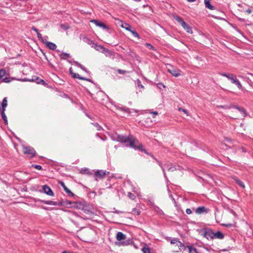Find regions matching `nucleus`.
<instances>
[{
    "label": "nucleus",
    "instance_id": "38",
    "mask_svg": "<svg viewBox=\"0 0 253 253\" xmlns=\"http://www.w3.org/2000/svg\"><path fill=\"white\" fill-rule=\"evenodd\" d=\"M179 240L177 238H175V239H172L171 242H170V243L171 244H176V245H177L178 243H179Z\"/></svg>",
    "mask_w": 253,
    "mask_h": 253
},
{
    "label": "nucleus",
    "instance_id": "15",
    "mask_svg": "<svg viewBox=\"0 0 253 253\" xmlns=\"http://www.w3.org/2000/svg\"><path fill=\"white\" fill-rule=\"evenodd\" d=\"M59 183L63 188L64 191L68 194L69 196H73V193L66 186L65 183L63 181H59Z\"/></svg>",
    "mask_w": 253,
    "mask_h": 253
},
{
    "label": "nucleus",
    "instance_id": "7",
    "mask_svg": "<svg viewBox=\"0 0 253 253\" xmlns=\"http://www.w3.org/2000/svg\"><path fill=\"white\" fill-rule=\"evenodd\" d=\"M202 235L208 240H213V231L211 228H204Z\"/></svg>",
    "mask_w": 253,
    "mask_h": 253
},
{
    "label": "nucleus",
    "instance_id": "13",
    "mask_svg": "<svg viewBox=\"0 0 253 253\" xmlns=\"http://www.w3.org/2000/svg\"><path fill=\"white\" fill-rule=\"evenodd\" d=\"M224 237V235L220 231H218L216 232H213V239H223Z\"/></svg>",
    "mask_w": 253,
    "mask_h": 253
},
{
    "label": "nucleus",
    "instance_id": "8",
    "mask_svg": "<svg viewBox=\"0 0 253 253\" xmlns=\"http://www.w3.org/2000/svg\"><path fill=\"white\" fill-rule=\"evenodd\" d=\"M23 152L25 154L29 155L30 157H33L36 155V151L31 147H24Z\"/></svg>",
    "mask_w": 253,
    "mask_h": 253
},
{
    "label": "nucleus",
    "instance_id": "20",
    "mask_svg": "<svg viewBox=\"0 0 253 253\" xmlns=\"http://www.w3.org/2000/svg\"><path fill=\"white\" fill-rule=\"evenodd\" d=\"M83 40L84 42L87 43L88 44L90 45L92 47H93V45L95 43V42L91 40L90 39L86 37H84Z\"/></svg>",
    "mask_w": 253,
    "mask_h": 253
},
{
    "label": "nucleus",
    "instance_id": "29",
    "mask_svg": "<svg viewBox=\"0 0 253 253\" xmlns=\"http://www.w3.org/2000/svg\"><path fill=\"white\" fill-rule=\"evenodd\" d=\"M234 179H235L236 182L237 183V184H238L240 187H241L243 188H245V185H244V183L241 180H240V179H239L237 178H235Z\"/></svg>",
    "mask_w": 253,
    "mask_h": 253
},
{
    "label": "nucleus",
    "instance_id": "21",
    "mask_svg": "<svg viewBox=\"0 0 253 253\" xmlns=\"http://www.w3.org/2000/svg\"><path fill=\"white\" fill-rule=\"evenodd\" d=\"M102 53L107 57H111L113 55V52L112 51L106 48L104 49V50H102Z\"/></svg>",
    "mask_w": 253,
    "mask_h": 253
},
{
    "label": "nucleus",
    "instance_id": "12",
    "mask_svg": "<svg viewBox=\"0 0 253 253\" xmlns=\"http://www.w3.org/2000/svg\"><path fill=\"white\" fill-rule=\"evenodd\" d=\"M41 202L49 205H53V206H62L63 205L62 202H54L52 201H45V200H42L41 201Z\"/></svg>",
    "mask_w": 253,
    "mask_h": 253
},
{
    "label": "nucleus",
    "instance_id": "41",
    "mask_svg": "<svg viewBox=\"0 0 253 253\" xmlns=\"http://www.w3.org/2000/svg\"><path fill=\"white\" fill-rule=\"evenodd\" d=\"M11 79H10L8 77H5L2 79V81L4 83H10L11 81Z\"/></svg>",
    "mask_w": 253,
    "mask_h": 253
},
{
    "label": "nucleus",
    "instance_id": "51",
    "mask_svg": "<svg viewBox=\"0 0 253 253\" xmlns=\"http://www.w3.org/2000/svg\"><path fill=\"white\" fill-rule=\"evenodd\" d=\"M80 80H85V81H87L92 83V82L91 81V80L90 79L84 77H82V76H80Z\"/></svg>",
    "mask_w": 253,
    "mask_h": 253
},
{
    "label": "nucleus",
    "instance_id": "27",
    "mask_svg": "<svg viewBox=\"0 0 253 253\" xmlns=\"http://www.w3.org/2000/svg\"><path fill=\"white\" fill-rule=\"evenodd\" d=\"M80 109H82V110L83 111V112L84 113L85 115L88 118H89V119L92 120L93 117V116L91 115H90L82 107V105H81L80 104Z\"/></svg>",
    "mask_w": 253,
    "mask_h": 253
},
{
    "label": "nucleus",
    "instance_id": "56",
    "mask_svg": "<svg viewBox=\"0 0 253 253\" xmlns=\"http://www.w3.org/2000/svg\"><path fill=\"white\" fill-rule=\"evenodd\" d=\"M31 30H32L33 31H35V32H36V33H37L38 32H39V31L35 27L33 26L32 28H31Z\"/></svg>",
    "mask_w": 253,
    "mask_h": 253
},
{
    "label": "nucleus",
    "instance_id": "3",
    "mask_svg": "<svg viewBox=\"0 0 253 253\" xmlns=\"http://www.w3.org/2000/svg\"><path fill=\"white\" fill-rule=\"evenodd\" d=\"M110 172L106 170H97L94 171V176L95 180H98V179H102L104 178Z\"/></svg>",
    "mask_w": 253,
    "mask_h": 253
},
{
    "label": "nucleus",
    "instance_id": "48",
    "mask_svg": "<svg viewBox=\"0 0 253 253\" xmlns=\"http://www.w3.org/2000/svg\"><path fill=\"white\" fill-rule=\"evenodd\" d=\"M80 68L82 69L83 71H85L87 74L89 76V72L88 71L87 69L81 64H80Z\"/></svg>",
    "mask_w": 253,
    "mask_h": 253
},
{
    "label": "nucleus",
    "instance_id": "43",
    "mask_svg": "<svg viewBox=\"0 0 253 253\" xmlns=\"http://www.w3.org/2000/svg\"><path fill=\"white\" fill-rule=\"evenodd\" d=\"M132 212H133V214H136V215H139L140 213V211L135 208L132 209Z\"/></svg>",
    "mask_w": 253,
    "mask_h": 253
},
{
    "label": "nucleus",
    "instance_id": "9",
    "mask_svg": "<svg viewBox=\"0 0 253 253\" xmlns=\"http://www.w3.org/2000/svg\"><path fill=\"white\" fill-rule=\"evenodd\" d=\"M42 190L44 193L49 196H53L54 195L51 189L46 185H44L42 186Z\"/></svg>",
    "mask_w": 253,
    "mask_h": 253
},
{
    "label": "nucleus",
    "instance_id": "24",
    "mask_svg": "<svg viewBox=\"0 0 253 253\" xmlns=\"http://www.w3.org/2000/svg\"><path fill=\"white\" fill-rule=\"evenodd\" d=\"M69 72H70V73L71 74L72 77L73 78H74V79H76V78L79 79V74L74 73L73 69H72V67L70 68Z\"/></svg>",
    "mask_w": 253,
    "mask_h": 253
},
{
    "label": "nucleus",
    "instance_id": "40",
    "mask_svg": "<svg viewBox=\"0 0 253 253\" xmlns=\"http://www.w3.org/2000/svg\"><path fill=\"white\" fill-rule=\"evenodd\" d=\"M117 72L119 74H122V75L125 74L126 73L128 72V71H126V70H123L120 69H118L117 70Z\"/></svg>",
    "mask_w": 253,
    "mask_h": 253
},
{
    "label": "nucleus",
    "instance_id": "36",
    "mask_svg": "<svg viewBox=\"0 0 253 253\" xmlns=\"http://www.w3.org/2000/svg\"><path fill=\"white\" fill-rule=\"evenodd\" d=\"M127 196L129 198V199L132 200H134L136 198V196H135V195L130 192L128 193Z\"/></svg>",
    "mask_w": 253,
    "mask_h": 253
},
{
    "label": "nucleus",
    "instance_id": "34",
    "mask_svg": "<svg viewBox=\"0 0 253 253\" xmlns=\"http://www.w3.org/2000/svg\"><path fill=\"white\" fill-rule=\"evenodd\" d=\"M145 46L148 47V48H149L150 49H151L153 51H156V48L153 46L152 44H151L150 43H146L145 44Z\"/></svg>",
    "mask_w": 253,
    "mask_h": 253
},
{
    "label": "nucleus",
    "instance_id": "28",
    "mask_svg": "<svg viewBox=\"0 0 253 253\" xmlns=\"http://www.w3.org/2000/svg\"><path fill=\"white\" fill-rule=\"evenodd\" d=\"M141 251L143 253H151L150 248L147 247L146 245L142 248Z\"/></svg>",
    "mask_w": 253,
    "mask_h": 253
},
{
    "label": "nucleus",
    "instance_id": "6",
    "mask_svg": "<svg viewBox=\"0 0 253 253\" xmlns=\"http://www.w3.org/2000/svg\"><path fill=\"white\" fill-rule=\"evenodd\" d=\"M86 204V203L83 201H80V209H81V207H82V210L83 211L87 214V215H92V211H91V209L90 208V207L89 206H85V204Z\"/></svg>",
    "mask_w": 253,
    "mask_h": 253
},
{
    "label": "nucleus",
    "instance_id": "62",
    "mask_svg": "<svg viewBox=\"0 0 253 253\" xmlns=\"http://www.w3.org/2000/svg\"><path fill=\"white\" fill-rule=\"evenodd\" d=\"M170 197L171 198V200H172V201L174 202V203H176V201L174 199V198L173 197V196H172V195H170Z\"/></svg>",
    "mask_w": 253,
    "mask_h": 253
},
{
    "label": "nucleus",
    "instance_id": "31",
    "mask_svg": "<svg viewBox=\"0 0 253 253\" xmlns=\"http://www.w3.org/2000/svg\"><path fill=\"white\" fill-rule=\"evenodd\" d=\"M5 111H1V118H2V119L3 120L4 122V123L5 124H7V117L5 114V113H4Z\"/></svg>",
    "mask_w": 253,
    "mask_h": 253
},
{
    "label": "nucleus",
    "instance_id": "17",
    "mask_svg": "<svg viewBox=\"0 0 253 253\" xmlns=\"http://www.w3.org/2000/svg\"><path fill=\"white\" fill-rule=\"evenodd\" d=\"M117 240L118 241L124 240L126 239V236L121 232H118L116 236Z\"/></svg>",
    "mask_w": 253,
    "mask_h": 253
},
{
    "label": "nucleus",
    "instance_id": "46",
    "mask_svg": "<svg viewBox=\"0 0 253 253\" xmlns=\"http://www.w3.org/2000/svg\"><path fill=\"white\" fill-rule=\"evenodd\" d=\"M130 240L129 239L128 240H126V241H123L121 242V244L123 246H126V245H128V244H129L130 243Z\"/></svg>",
    "mask_w": 253,
    "mask_h": 253
},
{
    "label": "nucleus",
    "instance_id": "19",
    "mask_svg": "<svg viewBox=\"0 0 253 253\" xmlns=\"http://www.w3.org/2000/svg\"><path fill=\"white\" fill-rule=\"evenodd\" d=\"M92 47L101 53H102V50H104V49L105 48L102 45L98 44L97 43H95Z\"/></svg>",
    "mask_w": 253,
    "mask_h": 253
},
{
    "label": "nucleus",
    "instance_id": "47",
    "mask_svg": "<svg viewBox=\"0 0 253 253\" xmlns=\"http://www.w3.org/2000/svg\"><path fill=\"white\" fill-rule=\"evenodd\" d=\"M157 86L160 89H162V88H165V85L163 83H159L157 84Z\"/></svg>",
    "mask_w": 253,
    "mask_h": 253
},
{
    "label": "nucleus",
    "instance_id": "33",
    "mask_svg": "<svg viewBox=\"0 0 253 253\" xmlns=\"http://www.w3.org/2000/svg\"><path fill=\"white\" fill-rule=\"evenodd\" d=\"M178 247H179V249L180 251H182V250H185V246L184 245V244L181 242L180 241H179V243H178L177 245Z\"/></svg>",
    "mask_w": 253,
    "mask_h": 253
},
{
    "label": "nucleus",
    "instance_id": "22",
    "mask_svg": "<svg viewBox=\"0 0 253 253\" xmlns=\"http://www.w3.org/2000/svg\"><path fill=\"white\" fill-rule=\"evenodd\" d=\"M59 56L61 59L66 60L69 59L71 57L69 54L65 53V52H62L60 55Z\"/></svg>",
    "mask_w": 253,
    "mask_h": 253
},
{
    "label": "nucleus",
    "instance_id": "59",
    "mask_svg": "<svg viewBox=\"0 0 253 253\" xmlns=\"http://www.w3.org/2000/svg\"><path fill=\"white\" fill-rule=\"evenodd\" d=\"M87 232L88 233V234H89V235L92 234V231L90 229H89V228L87 229Z\"/></svg>",
    "mask_w": 253,
    "mask_h": 253
},
{
    "label": "nucleus",
    "instance_id": "44",
    "mask_svg": "<svg viewBox=\"0 0 253 253\" xmlns=\"http://www.w3.org/2000/svg\"><path fill=\"white\" fill-rule=\"evenodd\" d=\"M37 36H38V38L39 40H41V41L44 43L45 41H44V40L43 39V38L42 37V35L39 33V32H38L37 33Z\"/></svg>",
    "mask_w": 253,
    "mask_h": 253
},
{
    "label": "nucleus",
    "instance_id": "1",
    "mask_svg": "<svg viewBox=\"0 0 253 253\" xmlns=\"http://www.w3.org/2000/svg\"><path fill=\"white\" fill-rule=\"evenodd\" d=\"M112 139L114 141L125 144V146L126 147L133 148L134 150H138L142 152H145L146 154H148L145 152L143 145L140 143L132 135L125 136L116 133L112 136Z\"/></svg>",
    "mask_w": 253,
    "mask_h": 253
},
{
    "label": "nucleus",
    "instance_id": "60",
    "mask_svg": "<svg viewBox=\"0 0 253 253\" xmlns=\"http://www.w3.org/2000/svg\"><path fill=\"white\" fill-rule=\"evenodd\" d=\"M223 226H224L225 227H231L232 226V224L231 223L224 224H223Z\"/></svg>",
    "mask_w": 253,
    "mask_h": 253
},
{
    "label": "nucleus",
    "instance_id": "32",
    "mask_svg": "<svg viewBox=\"0 0 253 253\" xmlns=\"http://www.w3.org/2000/svg\"><path fill=\"white\" fill-rule=\"evenodd\" d=\"M229 80H230L231 81V82L232 84H234L235 83V82H236V81L237 80V79L236 76H234L233 74H232L230 76V78H229Z\"/></svg>",
    "mask_w": 253,
    "mask_h": 253
},
{
    "label": "nucleus",
    "instance_id": "54",
    "mask_svg": "<svg viewBox=\"0 0 253 253\" xmlns=\"http://www.w3.org/2000/svg\"><path fill=\"white\" fill-rule=\"evenodd\" d=\"M186 213L188 214H190L192 213V211L190 209H187L186 210Z\"/></svg>",
    "mask_w": 253,
    "mask_h": 253
},
{
    "label": "nucleus",
    "instance_id": "14",
    "mask_svg": "<svg viewBox=\"0 0 253 253\" xmlns=\"http://www.w3.org/2000/svg\"><path fill=\"white\" fill-rule=\"evenodd\" d=\"M44 43L46 46L51 50H55L57 47L56 45L52 42L45 41Z\"/></svg>",
    "mask_w": 253,
    "mask_h": 253
},
{
    "label": "nucleus",
    "instance_id": "16",
    "mask_svg": "<svg viewBox=\"0 0 253 253\" xmlns=\"http://www.w3.org/2000/svg\"><path fill=\"white\" fill-rule=\"evenodd\" d=\"M80 173L82 174H86L88 175H92L93 174V171L90 170L88 168H82L81 169H80Z\"/></svg>",
    "mask_w": 253,
    "mask_h": 253
},
{
    "label": "nucleus",
    "instance_id": "25",
    "mask_svg": "<svg viewBox=\"0 0 253 253\" xmlns=\"http://www.w3.org/2000/svg\"><path fill=\"white\" fill-rule=\"evenodd\" d=\"M122 110L123 111L127 113L128 114H131V111H134V112H135V113H137V112L136 111V110H135L134 109L131 110L130 109H129L128 108H127V107H123L122 108Z\"/></svg>",
    "mask_w": 253,
    "mask_h": 253
},
{
    "label": "nucleus",
    "instance_id": "58",
    "mask_svg": "<svg viewBox=\"0 0 253 253\" xmlns=\"http://www.w3.org/2000/svg\"><path fill=\"white\" fill-rule=\"evenodd\" d=\"M151 113L153 114V118H155V117L157 115H158V112L156 111L152 112Z\"/></svg>",
    "mask_w": 253,
    "mask_h": 253
},
{
    "label": "nucleus",
    "instance_id": "35",
    "mask_svg": "<svg viewBox=\"0 0 253 253\" xmlns=\"http://www.w3.org/2000/svg\"><path fill=\"white\" fill-rule=\"evenodd\" d=\"M91 124L96 127L98 130H100L102 129V127L97 123H92Z\"/></svg>",
    "mask_w": 253,
    "mask_h": 253
},
{
    "label": "nucleus",
    "instance_id": "23",
    "mask_svg": "<svg viewBox=\"0 0 253 253\" xmlns=\"http://www.w3.org/2000/svg\"><path fill=\"white\" fill-rule=\"evenodd\" d=\"M187 248L189 250V253H199L196 248L193 247L192 246H188Z\"/></svg>",
    "mask_w": 253,
    "mask_h": 253
},
{
    "label": "nucleus",
    "instance_id": "30",
    "mask_svg": "<svg viewBox=\"0 0 253 253\" xmlns=\"http://www.w3.org/2000/svg\"><path fill=\"white\" fill-rule=\"evenodd\" d=\"M135 84H136L138 87L142 88L143 89H144V86L142 85V84H141V82L139 79H137L135 81Z\"/></svg>",
    "mask_w": 253,
    "mask_h": 253
},
{
    "label": "nucleus",
    "instance_id": "2",
    "mask_svg": "<svg viewBox=\"0 0 253 253\" xmlns=\"http://www.w3.org/2000/svg\"><path fill=\"white\" fill-rule=\"evenodd\" d=\"M174 19L181 25L182 28L188 33L192 34L193 33L191 27L187 24L181 17L176 16L174 17Z\"/></svg>",
    "mask_w": 253,
    "mask_h": 253
},
{
    "label": "nucleus",
    "instance_id": "45",
    "mask_svg": "<svg viewBox=\"0 0 253 253\" xmlns=\"http://www.w3.org/2000/svg\"><path fill=\"white\" fill-rule=\"evenodd\" d=\"M232 106H228V105H220L218 107L226 109H230Z\"/></svg>",
    "mask_w": 253,
    "mask_h": 253
},
{
    "label": "nucleus",
    "instance_id": "61",
    "mask_svg": "<svg viewBox=\"0 0 253 253\" xmlns=\"http://www.w3.org/2000/svg\"><path fill=\"white\" fill-rule=\"evenodd\" d=\"M162 170H163L164 176L165 177V178H167V177L166 173L165 172V169L164 168H162Z\"/></svg>",
    "mask_w": 253,
    "mask_h": 253
},
{
    "label": "nucleus",
    "instance_id": "55",
    "mask_svg": "<svg viewBox=\"0 0 253 253\" xmlns=\"http://www.w3.org/2000/svg\"><path fill=\"white\" fill-rule=\"evenodd\" d=\"M175 170H176V169L174 167H169L168 169V171H173Z\"/></svg>",
    "mask_w": 253,
    "mask_h": 253
},
{
    "label": "nucleus",
    "instance_id": "50",
    "mask_svg": "<svg viewBox=\"0 0 253 253\" xmlns=\"http://www.w3.org/2000/svg\"><path fill=\"white\" fill-rule=\"evenodd\" d=\"M41 80V79L38 77H34L32 79V81L36 82L38 84H39V80Z\"/></svg>",
    "mask_w": 253,
    "mask_h": 253
},
{
    "label": "nucleus",
    "instance_id": "49",
    "mask_svg": "<svg viewBox=\"0 0 253 253\" xmlns=\"http://www.w3.org/2000/svg\"><path fill=\"white\" fill-rule=\"evenodd\" d=\"M32 167L35 168V169H38V170H41L42 169V167L40 165H33Z\"/></svg>",
    "mask_w": 253,
    "mask_h": 253
},
{
    "label": "nucleus",
    "instance_id": "11",
    "mask_svg": "<svg viewBox=\"0 0 253 253\" xmlns=\"http://www.w3.org/2000/svg\"><path fill=\"white\" fill-rule=\"evenodd\" d=\"M91 22L93 23L96 26L102 28L104 29H108L107 26L99 20L95 19L92 20H91Z\"/></svg>",
    "mask_w": 253,
    "mask_h": 253
},
{
    "label": "nucleus",
    "instance_id": "53",
    "mask_svg": "<svg viewBox=\"0 0 253 253\" xmlns=\"http://www.w3.org/2000/svg\"><path fill=\"white\" fill-rule=\"evenodd\" d=\"M39 84H43V85H45L46 83L44 82V81H43V80L41 79V80H39Z\"/></svg>",
    "mask_w": 253,
    "mask_h": 253
},
{
    "label": "nucleus",
    "instance_id": "63",
    "mask_svg": "<svg viewBox=\"0 0 253 253\" xmlns=\"http://www.w3.org/2000/svg\"><path fill=\"white\" fill-rule=\"evenodd\" d=\"M158 209H159V211H158V213L160 214H163V211L159 209V208H158Z\"/></svg>",
    "mask_w": 253,
    "mask_h": 253
},
{
    "label": "nucleus",
    "instance_id": "64",
    "mask_svg": "<svg viewBox=\"0 0 253 253\" xmlns=\"http://www.w3.org/2000/svg\"><path fill=\"white\" fill-rule=\"evenodd\" d=\"M246 12L248 13H251L252 12V10L249 8L246 10Z\"/></svg>",
    "mask_w": 253,
    "mask_h": 253
},
{
    "label": "nucleus",
    "instance_id": "37",
    "mask_svg": "<svg viewBox=\"0 0 253 253\" xmlns=\"http://www.w3.org/2000/svg\"><path fill=\"white\" fill-rule=\"evenodd\" d=\"M234 84L237 86L239 89H241L242 88V85L238 79Z\"/></svg>",
    "mask_w": 253,
    "mask_h": 253
},
{
    "label": "nucleus",
    "instance_id": "57",
    "mask_svg": "<svg viewBox=\"0 0 253 253\" xmlns=\"http://www.w3.org/2000/svg\"><path fill=\"white\" fill-rule=\"evenodd\" d=\"M179 110L183 111V112H184L185 114H187V113H188V112L186 110L183 109V108H179Z\"/></svg>",
    "mask_w": 253,
    "mask_h": 253
},
{
    "label": "nucleus",
    "instance_id": "5",
    "mask_svg": "<svg viewBox=\"0 0 253 253\" xmlns=\"http://www.w3.org/2000/svg\"><path fill=\"white\" fill-rule=\"evenodd\" d=\"M168 71L173 76L178 77L181 75L180 71L178 69L174 68L172 66L169 64L167 67Z\"/></svg>",
    "mask_w": 253,
    "mask_h": 253
},
{
    "label": "nucleus",
    "instance_id": "4",
    "mask_svg": "<svg viewBox=\"0 0 253 253\" xmlns=\"http://www.w3.org/2000/svg\"><path fill=\"white\" fill-rule=\"evenodd\" d=\"M121 23H122L121 25L122 28L125 29L128 31L130 32L134 37H136L138 39H140L138 33L136 32V31H135L134 30H133L131 26L130 25L126 23H124L123 21H121Z\"/></svg>",
    "mask_w": 253,
    "mask_h": 253
},
{
    "label": "nucleus",
    "instance_id": "39",
    "mask_svg": "<svg viewBox=\"0 0 253 253\" xmlns=\"http://www.w3.org/2000/svg\"><path fill=\"white\" fill-rule=\"evenodd\" d=\"M219 74L222 76L226 77L228 79L230 78V76L232 75L231 74H227L225 73H220Z\"/></svg>",
    "mask_w": 253,
    "mask_h": 253
},
{
    "label": "nucleus",
    "instance_id": "52",
    "mask_svg": "<svg viewBox=\"0 0 253 253\" xmlns=\"http://www.w3.org/2000/svg\"><path fill=\"white\" fill-rule=\"evenodd\" d=\"M155 160L157 162V163H158V164L161 167V169H162V168H164L163 166L162 163L157 159H155Z\"/></svg>",
    "mask_w": 253,
    "mask_h": 253
},
{
    "label": "nucleus",
    "instance_id": "18",
    "mask_svg": "<svg viewBox=\"0 0 253 253\" xmlns=\"http://www.w3.org/2000/svg\"><path fill=\"white\" fill-rule=\"evenodd\" d=\"M204 3L206 8L210 10L215 9V7L211 4L210 0H204Z\"/></svg>",
    "mask_w": 253,
    "mask_h": 253
},
{
    "label": "nucleus",
    "instance_id": "10",
    "mask_svg": "<svg viewBox=\"0 0 253 253\" xmlns=\"http://www.w3.org/2000/svg\"><path fill=\"white\" fill-rule=\"evenodd\" d=\"M209 210L204 206L199 207L195 210V211L197 214H202L203 213H207Z\"/></svg>",
    "mask_w": 253,
    "mask_h": 253
},
{
    "label": "nucleus",
    "instance_id": "42",
    "mask_svg": "<svg viewBox=\"0 0 253 253\" xmlns=\"http://www.w3.org/2000/svg\"><path fill=\"white\" fill-rule=\"evenodd\" d=\"M5 74V70L3 69H0V79L3 77Z\"/></svg>",
    "mask_w": 253,
    "mask_h": 253
},
{
    "label": "nucleus",
    "instance_id": "26",
    "mask_svg": "<svg viewBox=\"0 0 253 253\" xmlns=\"http://www.w3.org/2000/svg\"><path fill=\"white\" fill-rule=\"evenodd\" d=\"M233 107L236 108L238 110H239L240 112L243 113L244 115V116L246 115V111L245 109L242 107H240L237 106H233Z\"/></svg>",
    "mask_w": 253,
    "mask_h": 253
}]
</instances>
